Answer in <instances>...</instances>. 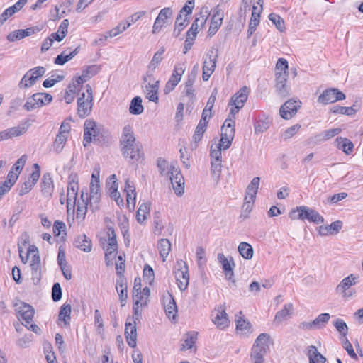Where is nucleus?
Returning <instances> with one entry per match:
<instances>
[{"instance_id":"nucleus-1","label":"nucleus","mask_w":363,"mask_h":363,"mask_svg":"<svg viewBox=\"0 0 363 363\" xmlns=\"http://www.w3.org/2000/svg\"><path fill=\"white\" fill-rule=\"evenodd\" d=\"M120 147L123 157L130 162L134 163L143 157L142 145L136 140L133 128L130 125H126L123 128Z\"/></svg>"},{"instance_id":"nucleus-2","label":"nucleus","mask_w":363,"mask_h":363,"mask_svg":"<svg viewBox=\"0 0 363 363\" xmlns=\"http://www.w3.org/2000/svg\"><path fill=\"white\" fill-rule=\"evenodd\" d=\"M270 336L267 333H261L255 340L250 353L252 363H265L264 355L269 347Z\"/></svg>"},{"instance_id":"nucleus-3","label":"nucleus","mask_w":363,"mask_h":363,"mask_svg":"<svg viewBox=\"0 0 363 363\" xmlns=\"http://www.w3.org/2000/svg\"><path fill=\"white\" fill-rule=\"evenodd\" d=\"M289 217L292 220L307 219L316 224L323 223L324 222L323 217L320 216L318 212L305 206L297 207L296 210H293L290 213Z\"/></svg>"},{"instance_id":"nucleus-4","label":"nucleus","mask_w":363,"mask_h":363,"mask_svg":"<svg viewBox=\"0 0 363 363\" xmlns=\"http://www.w3.org/2000/svg\"><path fill=\"white\" fill-rule=\"evenodd\" d=\"M86 88L87 94L82 93L77 99V114L82 118L91 113L93 106L92 89L89 84H86Z\"/></svg>"},{"instance_id":"nucleus-5","label":"nucleus","mask_w":363,"mask_h":363,"mask_svg":"<svg viewBox=\"0 0 363 363\" xmlns=\"http://www.w3.org/2000/svg\"><path fill=\"white\" fill-rule=\"evenodd\" d=\"M235 121L230 117L228 118L221 128V138L218 144H216L223 150L228 149L235 136Z\"/></svg>"},{"instance_id":"nucleus-6","label":"nucleus","mask_w":363,"mask_h":363,"mask_svg":"<svg viewBox=\"0 0 363 363\" xmlns=\"http://www.w3.org/2000/svg\"><path fill=\"white\" fill-rule=\"evenodd\" d=\"M30 125V120H25L17 126L0 131V142L23 135L27 132Z\"/></svg>"},{"instance_id":"nucleus-7","label":"nucleus","mask_w":363,"mask_h":363,"mask_svg":"<svg viewBox=\"0 0 363 363\" xmlns=\"http://www.w3.org/2000/svg\"><path fill=\"white\" fill-rule=\"evenodd\" d=\"M174 276L177 281L178 287L181 291H184L189 285V275L188 267L183 260L177 262Z\"/></svg>"},{"instance_id":"nucleus-8","label":"nucleus","mask_w":363,"mask_h":363,"mask_svg":"<svg viewBox=\"0 0 363 363\" xmlns=\"http://www.w3.org/2000/svg\"><path fill=\"white\" fill-rule=\"evenodd\" d=\"M45 73V68L42 66H38L28 70L23 77L18 83L20 89H26L32 86L36 80L44 75Z\"/></svg>"},{"instance_id":"nucleus-9","label":"nucleus","mask_w":363,"mask_h":363,"mask_svg":"<svg viewBox=\"0 0 363 363\" xmlns=\"http://www.w3.org/2000/svg\"><path fill=\"white\" fill-rule=\"evenodd\" d=\"M52 100V96L48 93H36L32 95L30 97L26 103L24 104L23 108L28 111H30L36 108L43 106L44 105H47L50 104Z\"/></svg>"},{"instance_id":"nucleus-10","label":"nucleus","mask_w":363,"mask_h":363,"mask_svg":"<svg viewBox=\"0 0 363 363\" xmlns=\"http://www.w3.org/2000/svg\"><path fill=\"white\" fill-rule=\"evenodd\" d=\"M345 99V94L335 88L325 90L318 99V102L323 104L334 103Z\"/></svg>"},{"instance_id":"nucleus-11","label":"nucleus","mask_w":363,"mask_h":363,"mask_svg":"<svg viewBox=\"0 0 363 363\" xmlns=\"http://www.w3.org/2000/svg\"><path fill=\"white\" fill-rule=\"evenodd\" d=\"M169 173L173 189L177 196H181L184 194V179L180 171L173 166H171Z\"/></svg>"},{"instance_id":"nucleus-12","label":"nucleus","mask_w":363,"mask_h":363,"mask_svg":"<svg viewBox=\"0 0 363 363\" xmlns=\"http://www.w3.org/2000/svg\"><path fill=\"white\" fill-rule=\"evenodd\" d=\"M287 78L286 72H276V91L281 97H286L290 94V88L286 84Z\"/></svg>"},{"instance_id":"nucleus-13","label":"nucleus","mask_w":363,"mask_h":363,"mask_svg":"<svg viewBox=\"0 0 363 363\" xmlns=\"http://www.w3.org/2000/svg\"><path fill=\"white\" fill-rule=\"evenodd\" d=\"M301 107V101L293 99L286 101L280 108V116L286 120L291 118Z\"/></svg>"},{"instance_id":"nucleus-14","label":"nucleus","mask_w":363,"mask_h":363,"mask_svg":"<svg viewBox=\"0 0 363 363\" xmlns=\"http://www.w3.org/2000/svg\"><path fill=\"white\" fill-rule=\"evenodd\" d=\"M98 133L96 122L93 120H86L84 125V146L86 147L91 142L92 138L95 139Z\"/></svg>"},{"instance_id":"nucleus-15","label":"nucleus","mask_w":363,"mask_h":363,"mask_svg":"<svg viewBox=\"0 0 363 363\" xmlns=\"http://www.w3.org/2000/svg\"><path fill=\"white\" fill-rule=\"evenodd\" d=\"M18 319L24 320L27 324H30L33 321L34 316V309L33 307L26 303H21L20 306L16 308Z\"/></svg>"},{"instance_id":"nucleus-16","label":"nucleus","mask_w":363,"mask_h":363,"mask_svg":"<svg viewBox=\"0 0 363 363\" xmlns=\"http://www.w3.org/2000/svg\"><path fill=\"white\" fill-rule=\"evenodd\" d=\"M125 337L128 345L130 347H135L137 345L136 323L126 322L125 325Z\"/></svg>"},{"instance_id":"nucleus-17","label":"nucleus","mask_w":363,"mask_h":363,"mask_svg":"<svg viewBox=\"0 0 363 363\" xmlns=\"http://www.w3.org/2000/svg\"><path fill=\"white\" fill-rule=\"evenodd\" d=\"M213 322L220 329H224L228 326L229 320L228 314L225 312V307L224 305L218 306L216 309V315L213 318Z\"/></svg>"},{"instance_id":"nucleus-18","label":"nucleus","mask_w":363,"mask_h":363,"mask_svg":"<svg viewBox=\"0 0 363 363\" xmlns=\"http://www.w3.org/2000/svg\"><path fill=\"white\" fill-rule=\"evenodd\" d=\"M172 14V11L170 8H164L162 9L157 17L155 19V21L152 28V33H156L159 32L164 24L165 23L166 20L169 18Z\"/></svg>"},{"instance_id":"nucleus-19","label":"nucleus","mask_w":363,"mask_h":363,"mask_svg":"<svg viewBox=\"0 0 363 363\" xmlns=\"http://www.w3.org/2000/svg\"><path fill=\"white\" fill-rule=\"evenodd\" d=\"M357 279V277L351 274L347 277H345L342 280V281L337 285L336 290L338 292L342 293L344 297H350L352 296V293L347 291V290L349 289L350 286L356 284Z\"/></svg>"},{"instance_id":"nucleus-20","label":"nucleus","mask_w":363,"mask_h":363,"mask_svg":"<svg viewBox=\"0 0 363 363\" xmlns=\"http://www.w3.org/2000/svg\"><path fill=\"white\" fill-rule=\"evenodd\" d=\"M249 94V89L244 86L240 89L235 95L231 98L229 105H236L237 108H241L244 106V103L247 101Z\"/></svg>"},{"instance_id":"nucleus-21","label":"nucleus","mask_w":363,"mask_h":363,"mask_svg":"<svg viewBox=\"0 0 363 363\" xmlns=\"http://www.w3.org/2000/svg\"><path fill=\"white\" fill-rule=\"evenodd\" d=\"M342 222L340 220H337L333 222L329 225H321L319 227L318 233L321 236H327L329 235H334L339 233V231L342 229Z\"/></svg>"},{"instance_id":"nucleus-22","label":"nucleus","mask_w":363,"mask_h":363,"mask_svg":"<svg viewBox=\"0 0 363 363\" xmlns=\"http://www.w3.org/2000/svg\"><path fill=\"white\" fill-rule=\"evenodd\" d=\"M54 190L52 179L50 174H45L41 180V191L45 197H51Z\"/></svg>"},{"instance_id":"nucleus-23","label":"nucleus","mask_w":363,"mask_h":363,"mask_svg":"<svg viewBox=\"0 0 363 363\" xmlns=\"http://www.w3.org/2000/svg\"><path fill=\"white\" fill-rule=\"evenodd\" d=\"M100 200V186H90V195L89 197L86 196V201H89V207L92 211L98 209Z\"/></svg>"},{"instance_id":"nucleus-24","label":"nucleus","mask_w":363,"mask_h":363,"mask_svg":"<svg viewBox=\"0 0 363 363\" xmlns=\"http://www.w3.org/2000/svg\"><path fill=\"white\" fill-rule=\"evenodd\" d=\"M223 13L220 10H216L213 15L211 26L208 29V35H213L222 25Z\"/></svg>"},{"instance_id":"nucleus-25","label":"nucleus","mask_w":363,"mask_h":363,"mask_svg":"<svg viewBox=\"0 0 363 363\" xmlns=\"http://www.w3.org/2000/svg\"><path fill=\"white\" fill-rule=\"evenodd\" d=\"M158 90L159 81L156 80L153 83L148 82L145 86L144 92L150 101L157 103L158 101Z\"/></svg>"},{"instance_id":"nucleus-26","label":"nucleus","mask_w":363,"mask_h":363,"mask_svg":"<svg viewBox=\"0 0 363 363\" xmlns=\"http://www.w3.org/2000/svg\"><path fill=\"white\" fill-rule=\"evenodd\" d=\"M164 308L169 318L174 319L177 313V308L176 302L171 294H168L167 297H164Z\"/></svg>"},{"instance_id":"nucleus-27","label":"nucleus","mask_w":363,"mask_h":363,"mask_svg":"<svg viewBox=\"0 0 363 363\" xmlns=\"http://www.w3.org/2000/svg\"><path fill=\"white\" fill-rule=\"evenodd\" d=\"M74 245L77 248L86 252H89L92 248L91 240L84 234L77 237L74 240Z\"/></svg>"},{"instance_id":"nucleus-28","label":"nucleus","mask_w":363,"mask_h":363,"mask_svg":"<svg viewBox=\"0 0 363 363\" xmlns=\"http://www.w3.org/2000/svg\"><path fill=\"white\" fill-rule=\"evenodd\" d=\"M336 147L347 155L352 154L354 149V144L346 138L338 137L335 139Z\"/></svg>"},{"instance_id":"nucleus-29","label":"nucleus","mask_w":363,"mask_h":363,"mask_svg":"<svg viewBox=\"0 0 363 363\" xmlns=\"http://www.w3.org/2000/svg\"><path fill=\"white\" fill-rule=\"evenodd\" d=\"M108 239L104 240L105 242L107 241L108 245L105 248V247H104V243L102 242V240H101V245H103V248L105 249L106 250L116 252L118 250V243L116 240V235L115 230H113V228L111 227L108 228Z\"/></svg>"},{"instance_id":"nucleus-30","label":"nucleus","mask_w":363,"mask_h":363,"mask_svg":"<svg viewBox=\"0 0 363 363\" xmlns=\"http://www.w3.org/2000/svg\"><path fill=\"white\" fill-rule=\"evenodd\" d=\"M259 182L260 178L259 177H255L252 179L246 189L245 197L250 199L251 201L255 199L259 186Z\"/></svg>"},{"instance_id":"nucleus-31","label":"nucleus","mask_w":363,"mask_h":363,"mask_svg":"<svg viewBox=\"0 0 363 363\" xmlns=\"http://www.w3.org/2000/svg\"><path fill=\"white\" fill-rule=\"evenodd\" d=\"M79 52V47H77L73 51L69 53H67L66 51H63L61 54L58 55L55 59V64L58 65H63L67 62L72 60L75 57Z\"/></svg>"},{"instance_id":"nucleus-32","label":"nucleus","mask_w":363,"mask_h":363,"mask_svg":"<svg viewBox=\"0 0 363 363\" xmlns=\"http://www.w3.org/2000/svg\"><path fill=\"white\" fill-rule=\"evenodd\" d=\"M207 127L201 123H198L196 127L194 134L192 137V141L191 143V147L193 150L196 149L198 143L201 141L203 138L204 133L206 132Z\"/></svg>"},{"instance_id":"nucleus-33","label":"nucleus","mask_w":363,"mask_h":363,"mask_svg":"<svg viewBox=\"0 0 363 363\" xmlns=\"http://www.w3.org/2000/svg\"><path fill=\"white\" fill-rule=\"evenodd\" d=\"M292 311L293 304L291 303L285 304L284 308L276 313L274 322L278 323L283 322L288 318Z\"/></svg>"},{"instance_id":"nucleus-34","label":"nucleus","mask_w":363,"mask_h":363,"mask_svg":"<svg viewBox=\"0 0 363 363\" xmlns=\"http://www.w3.org/2000/svg\"><path fill=\"white\" fill-rule=\"evenodd\" d=\"M157 249L160 256L162 257L163 262H164L171 251V243L169 240L164 238L160 239L157 243Z\"/></svg>"},{"instance_id":"nucleus-35","label":"nucleus","mask_w":363,"mask_h":363,"mask_svg":"<svg viewBox=\"0 0 363 363\" xmlns=\"http://www.w3.org/2000/svg\"><path fill=\"white\" fill-rule=\"evenodd\" d=\"M206 15L202 16L201 14L200 18L196 17L192 23L191 28L187 31L186 36L191 37L195 39L198 33L199 22L201 23V26H203L206 23Z\"/></svg>"},{"instance_id":"nucleus-36","label":"nucleus","mask_w":363,"mask_h":363,"mask_svg":"<svg viewBox=\"0 0 363 363\" xmlns=\"http://www.w3.org/2000/svg\"><path fill=\"white\" fill-rule=\"evenodd\" d=\"M67 138V136L57 133L52 145L53 151L57 154L60 153L65 147Z\"/></svg>"},{"instance_id":"nucleus-37","label":"nucleus","mask_w":363,"mask_h":363,"mask_svg":"<svg viewBox=\"0 0 363 363\" xmlns=\"http://www.w3.org/2000/svg\"><path fill=\"white\" fill-rule=\"evenodd\" d=\"M187 18L186 15L182 16V13H179L177 16L176 21H175V26L173 31V35L175 37H178L181 32L184 30V28L187 25Z\"/></svg>"},{"instance_id":"nucleus-38","label":"nucleus","mask_w":363,"mask_h":363,"mask_svg":"<svg viewBox=\"0 0 363 363\" xmlns=\"http://www.w3.org/2000/svg\"><path fill=\"white\" fill-rule=\"evenodd\" d=\"M72 307L69 303H64L60 310L59 313V320L62 321L65 325H67L69 323V320L71 319L70 314H71Z\"/></svg>"},{"instance_id":"nucleus-39","label":"nucleus","mask_w":363,"mask_h":363,"mask_svg":"<svg viewBox=\"0 0 363 363\" xmlns=\"http://www.w3.org/2000/svg\"><path fill=\"white\" fill-rule=\"evenodd\" d=\"M238 251L240 255L245 259H251L253 257V248L246 242H242L238 245Z\"/></svg>"},{"instance_id":"nucleus-40","label":"nucleus","mask_w":363,"mask_h":363,"mask_svg":"<svg viewBox=\"0 0 363 363\" xmlns=\"http://www.w3.org/2000/svg\"><path fill=\"white\" fill-rule=\"evenodd\" d=\"M81 199L82 203H80L79 201H78L77 202V218L83 220L85 218V216L89 203V201L84 199L83 192H82Z\"/></svg>"},{"instance_id":"nucleus-41","label":"nucleus","mask_w":363,"mask_h":363,"mask_svg":"<svg viewBox=\"0 0 363 363\" xmlns=\"http://www.w3.org/2000/svg\"><path fill=\"white\" fill-rule=\"evenodd\" d=\"M142 99L140 96L134 97L130 104L129 111L133 115H139L143 112Z\"/></svg>"},{"instance_id":"nucleus-42","label":"nucleus","mask_w":363,"mask_h":363,"mask_svg":"<svg viewBox=\"0 0 363 363\" xmlns=\"http://www.w3.org/2000/svg\"><path fill=\"white\" fill-rule=\"evenodd\" d=\"M308 356L309 361L311 358L317 363H325L326 358L323 356L317 350L315 346L311 345L308 348Z\"/></svg>"},{"instance_id":"nucleus-43","label":"nucleus","mask_w":363,"mask_h":363,"mask_svg":"<svg viewBox=\"0 0 363 363\" xmlns=\"http://www.w3.org/2000/svg\"><path fill=\"white\" fill-rule=\"evenodd\" d=\"M150 209V204L147 203H143L137 211V220L139 223H143L147 219V215L149 214Z\"/></svg>"},{"instance_id":"nucleus-44","label":"nucleus","mask_w":363,"mask_h":363,"mask_svg":"<svg viewBox=\"0 0 363 363\" xmlns=\"http://www.w3.org/2000/svg\"><path fill=\"white\" fill-rule=\"evenodd\" d=\"M341 132L342 129L340 128L325 130L318 135L317 138L319 140L325 141L340 134Z\"/></svg>"},{"instance_id":"nucleus-45","label":"nucleus","mask_w":363,"mask_h":363,"mask_svg":"<svg viewBox=\"0 0 363 363\" xmlns=\"http://www.w3.org/2000/svg\"><path fill=\"white\" fill-rule=\"evenodd\" d=\"M271 125V120L269 118L266 117L259 118L255 124V133H263L266 131Z\"/></svg>"},{"instance_id":"nucleus-46","label":"nucleus","mask_w":363,"mask_h":363,"mask_svg":"<svg viewBox=\"0 0 363 363\" xmlns=\"http://www.w3.org/2000/svg\"><path fill=\"white\" fill-rule=\"evenodd\" d=\"M330 318V315L328 313H321L316 317L315 320H313V323L315 324V328L316 330L323 329L325 327L326 324L328 323Z\"/></svg>"},{"instance_id":"nucleus-47","label":"nucleus","mask_w":363,"mask_h":363,"mask_svg":"<svg viewBox=\"0 0 363 363\" xmlns=\"http://www.w3.org/2000/svg\"><path fill=\"white\" fill-rule=\"evenodd\" d=\"M165 52V48L164 47H162L159 49L158 51H157L152 60L150 61L149 64V69L155 70L156 67L159 65V64L161 62L162 60V55Z\"/></svg>"},{"instance_id":"nucleus-48","label":"nucleus","mask_w":363,"mask_h":363,"mask_svg":"<svg viewBox=\"0 0 363 363\" xmlns=\"http://www.w3.org/2000/svg\"><path fill=\"white\" fill-rule=\"evenodd\" d=\"M354 106L351 107H345L340 106H333L330 109L331 112L334 113H340L347 116H353L356 113L357 109H355Z\"/></svg>"},{"instance_id":"nucleus-49","label":"nucleus","mask_w":363,"mask_h":363,"mask_svg":"<svg viewBox=\"0 0 363 363\" xmlns=\"http://www.w3.org/2000/svg\"><path fill=\"white\" fill-rule=\"evenodd\" d=\"M236 329L245 335L252 332V325L241 318L236 321Z\"/></svg>"},{"instance_id":"nucleus-50","label":"nucleus","mask_w":363,"mask_h":363,"mask_svg":"<svg viewBox=\"0 0 363 363\" xmlns=\"http://www.w3.org/2000/svg\"><path fill=\"white\" fill-rule=\"evenodd\" d=\"M259 13H257L255 11L252 13L251 18L249 23V28L247 30L248 37H250L256 30V28L259 23Z\"/></svg>"},{"instance_id":"nucleus-51","label":"nucleus","mask_w":363,"mask_h":363,"mask_svg":"<svg viewBox=\"0 0 363 363\" xmlns=\"http://www.w3.org/2000/svg\"><path fill=\"white\" fill-rule=\"evenodd\" d=\"M197 340V333L194 332L188 333L184 342L182 345V350L191 349Z\"/></svg>"},{"instance_id":"nucleus-52","label":"nucleus","mask_w":363,"mask_h":363,"mask_svg":"<svg viewBox=\"0 0 363 363\" xmlns=\"http://www.w3.org/2000/svg\"><path fill=\"white\" fill-rule=\"evenodd\" d=\"M130 26V22H127L126 23H124L123 22L120 23L116 27L113 28L108 32L109 38H113L117 36L118 34L125 31Z\"/></svg>"},{"instance_id":"nucleus-53","label":"nucleus","mask_w":363,"mask_h":363,"mask_svg":"<svg viewBox=\"0 0 363 363\" xmlns=\"http://www.w3.org/2000/svg\"><path fill=\"white\" fill-rule=\"evenodd\" d=\"M333 325L342 336L346 337L348 333V327L342 319L337 318L333 322Z\"/></svg>"},{"instance_id":"nucleus-54","label":"nucleus","mask_w":363,"mask_h":363,"mask_svg":"<svg viewBox=\"0 0 363 363\" xmlns=\"http://www.w3.org/2000/svg\"><path fill=\"white\" fill-rule=\"evenodd\" d=\"M211 172L212 176L215 179L218 180L220 178L221 168H222L221 160H211Z\"/></svg>"},{"instance_id":"nucleus-55","label":"nucleus","mask_w":363,"mask_h":363,"mask_svg":"<svg viewBox=\"0 0 363 363\" xmlns=\"http://www.w3.org/2000/svg\"><path fill=\"white\" fill-rule=\"evenodd\" d=\"M32 271V279L34 282L38 283L41 279V264L40 263H30Z\"/></svg>"},{"instance_id":"nucleus-56","label":"nucleus","mask_w":363,"mask_h":363,"mask_svg":"<svg viewBox=\"0 0 363 363\" xmlns=\"http://www.w3.org/2000/svg\"><path fill=\"white\" fill-rule=\"evenodd\" d=\"M269 19L273 22V23L276 26V28L279 31L282 32L284 30V21L279 15L275 13H270L269 15Z\"/></svg>"},{"instance_id":"nucleus-57","label":"nucleus","mask_w":363,"mask_h":363,"mask_svg":"<svg viewBox=\"0 0 363 363\" xmlns=\"http://www.w3.org/2000/svg\"><path fill=\"white\" fill-rule=\"evenodd\" d=\"M79 185H78V177L77 174H71L69 177L67 191H72L78 193Z\"/></svg>"},{"instance_id":"nucleus-58","label":"nucleus","mask_w":363,"mask_h":363,"mask_svg":"<svg viewBox=\"0 0 363 363\" xmlns=\"http://www.w3.org/2000/svg\"><path fill=\"white\" fill-rule=\"evenodd\" d=\"M180 82L179 77H174L172 75L168 80V82L165 84V87L164 89V91L165 94H169L171 92Z\"/></svg>"},{"instance_id":"nucleus-59","label":"nucleus","mask_w":363,"mask_h":363,"mask_svg":"<svg viewBox=\"0 0 363 363\" xmlns=\"http://www.w3.org/2000/svg\"><path fill=\"white\" fill-rule=\"evenodd\" d=\"M100 70L99 66L96 65H92L86 67L83 71V77H86L88 79L91 77L96 74Z\"/></svg>"},{"instance_id":"nucleus-60","label":"nucleus","mask_w":363,"mask_h":363,"mask_svg":"<svg viewBox=\"0 0 363 363\" xmlns=\"http://www.w3.org/2000/svg\"><path fill=\"white\" fill-rule=\"evenodd\" d=\"M218 260L222 264L223 271L233 269L230 262H232L233 265H234V262L232 258H230V260H228L223 254H218Z\"/></svg>"},{"instance_id":"nucleus-61","label":"nucleus","mask_w":363,"mask_h":363,"mask_svg":"<svg viewBox=\"0 0 363 363\" xmlns=\"http://www.w3.org/2000/svg\"><path fill=\"white\" fill-rule=\"evenodd\" d=\"M342 346L344 349L347 352L348 355L352 359L357 360L358 357L354 352L352 345L350 342L347 337L342 341Z\"/></svg>"},{"instance_id":"nucleus-62","label":"nucleus","mask_w":363,"mask_h":363,"mask_svg":"<svg viewBox=\"0 0 363 363\" xmlns=\"http://www.w3.org/2000/svg\"><path fill=\"white\" fill-rule=\"evenodd\" d=\"M62 289L60 284L55 283L52 288V298L55 302L60 301L62 298Z\"/></svg>"},{"instance_id":"nucleus-63","label":"nucleus","mask_w":363,"mask_h":363,"mask_svg":"<svg viewBox=\"0 0 363 363\" xmlns=\"http://www.w3.org/2000/svg\"><path fill=\"white\" fill-rule=\"evenodd\" d=\"M216 57H217V55H216L215 57L212 58L211 55H210L209 60L208 61L205 60L203 62V69L210 72L212 74L216 67Z\"/></svg>"},{"instance_id":"nucleus-64","label":"nucleus","mask_w":363,"mask_h":363,"mask_svg":"<svg viewBox=\"0 0 363 363\" xmlns=\"http://www.w3.org/2000/svg\"><path fill=\"white\" fill-rule=\"evenodd\" d=\"M133 298L134 301V304L135 306H143L146 305L147 300L145 297L142 294L141 291H138L133 294Z\"/></svg>"}]
</instances>
